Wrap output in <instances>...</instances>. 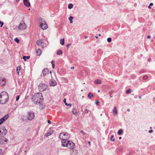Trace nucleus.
Here are the masks:
<instances>
[{
	"instance_id": "30",
	"label": "nucleus",
	"mask_w": 155,
	"mask_h": 155,
	"mask_svg": "<svg viewBox=\"0 0 155 155\" xmlns=\"http://www.w3.org/2000/svg\"><path fill=\"white\" fill-rule=\"evenodd\" d=\"M73 18H74L73 17L71 16H70L68 18V19L70 20V22L71 23H72V22H73V21H72V20L73 19Z\"/></svg>"
},
{
	"instance_id": "61",
	"label": "nucleus",
	"mask_w": 155,
	"mask_h": 155,
	"mask_svg": "<svg viewBox=\"0 0 155 155\" xmlns=\"http://www.w3.org/2000/svg\"><path fill=\"white\" fill-rule=\"evenodd\" d=\"M98 92H100V90H98Z\"/></svg>"
},
{
	"instance_id": "38",
	"label": "nucleus",
	"mask_w": 155,
	"mask_h": 155,
	"mask_svg": "<svg viewBox=\"0 0 155 155\" xmlns=\"http://www.w3.org/2000/svg\"><path fill=\"white\" fill-rule=\"evenodd\" d=\"M148 79V76L147 75L144 76L143 77V79L144 80H147Z\"/></svg>"
},
{
	"instance_id": "31",
	"label": "nucleus",
	"mask_w": 155,
	"mask_h": 155,
	"mask_svg": "<svg viewBox=\"0 0 155 155\" xmlns=\"http://www.w3.org/2000/svg\"><path fill=\"white\" fill-rule=\"evenodd\" d=\"M73 7V5L72 4H69L68 5V8L69 9H71Z\"/></svg>"
},
{
	"instance_id": "2",
	"label": "nucleus",
	"mask_w": 155,
	"mask_h": 155,
	"mask_svg": "<svg viewBox=\"0 0 155 155\" xmlns=\"http://www.w3.org/2000/svg\"><path fill=\"white\" fill-rule=\"evenodd\" d=\"M8 95L6 92H2L0 94V103L1 104H5L8 101Z\"/></svg>"
},
{
	"instance_id": "26",
	"label": "nucleus",
	"mask_w": 155,
	"mask_h": 155,
	"mask_svg": "<svg viewBox=\"0 0 155 155\" xmlns=\"http://www.w3.org/2000/svg\"><path fill=\"white\" fill-rule=\"evenodd\" d=\"M123 132V130H122L120 129L118 130L117 132V134L118 135H120L122 134Z\"/></svg>"
},
{
	"instance_id": "45",
	"label": "nucleus",
	"mask_w": 155,
	"mask_h": 155,
	"mask_svg": "<svg viewBox=\"0 0 155 155\" xmlns=\"http://www.w3.org/2000/svg\"><path fill=\"white\" fill-rule=\"evenodd\" d=\"M0 24H1V27H2V26L4 23L0 21Z\"/></svg>"
},
{
	"instance_id": "9",
	"label": "nucleus",
	"mask_w": 155,
	"mask_h": 155,
	"mask_svg": "<svg viewBox=\"0 0 155 155\" xmlns=\"http://www.w3.org/2000/svg\"><path fill=\"white\" fill-rule=\"evenodd\" d=\"M35 117V114L33 113L28 112L27 118L29 120H31L34 119Z\"/></svg>"
},
{
	"instance_id": "22",
	"label": "nucleus",
	"mask_w": 155,
	"mask_h": 155,
	"mask_svg": "<svg viewBox=\"0 0 155 155\" xmlns=\"http://www.w3.org/2000/svg\"><path fill=\"white\" fill-rule=\"evenodd\" d=\"M94 83L96 84H101V81L100 79H97L95 81Z\"/></svg>"
},
{
	"instance_id": "53",
	"label": "nucleus",
	"mask_w": 155,
	"mask_h": 155,
	"mask_svg": "<svg viewBox=\"0 0 155 155\" xmlns=\"http://www.w3.org/2000/svg\"><path fill=\"white\" fill-rule=\"evenodd\" d=\"M88 144H89V145H91V142H90V141H89V142H88Z\"/></svg>"
},
{
	"instance_id": "27",
	"label": "nucleus",
	"mask_w": 155,
	"mask_h": 155,
	"mask_svg": "<svg viewBox=\"0 0 155 155\" xmlns=\"http://www.w3.org/2000/svg\"><path fill=\"white\" fill-rule=\"evenodd\" d=\"M72 153H74V154L76 155L78 153V151L76 149H73L72 150Z\"/></svg>"
},
{
	"instance_id": "43",
	"label": "nucleus",
	"mask_w": 155,
	"mask_h": 155,
	"mask_svg": "<svg viewBox=\"0 0 155 155\" xmlns=\"http://www.w3.org/2000/svg\"><path fill=\"white\" fill-rule=\"evenodd\" d=\"M80 132L81 133H82L84 135H85L86 134L82 130H81Z\"/></svg>"
},
{
	"instance_id": "54",
	"label": "nucleus",
	"mask_w": 155,
	"mask_h": 155,
	"mask_svg": "<svg viewBox=\"0 0 155 155\" xmlns=\"http://www.w3.org/2000/svg\"><path fill=\"white\" fill-rule=\"evenodd\" d=\"M20 0H16V2H18Z\"/></svg>"
},
{
	"instance_id": "6",
	"label": "nucleus",
	"mask_w": 155,
	"mask_h": 155,
	"mask_svg": "<svg viewBox=\"0 0 155 155\" xmlns=\"http://www.w3.org/2000/svg\"><path fill=\"white\" fill-rule=\"evenodd\" d=\"M42 22L40 23V26L43 30L46 29L48 27L47 24L44 20H41Z\"/></svg>"
},
{
	"instance_id": "46",
	"label": "nucleus",
	"mask_w": 155,
	"mask_h": 155,
	"mask_svg": "<svg viewBox=\"0 0 155 155\" xmlns=\"http://www.w3.org/2000/svg\"><path fill=\"white\" fill-rule=\"evenodd\" d=\"M95 104H96L97 105V104H99V101H96L95 102Z\"/></svg>"
},
{
	"instance_id": "14",
	"label": "nucleus",
	"mask_w": 155,
	"mask_h": 155,
	"mask_svg": "<svg viewBox=\"0 0 155 155\" xmlns=\"http://www.w3.org/2000/svg\"><path fill=\"white\" fill-rule=\"evenodd\" d=\"M48 70L47 68L44 69L42 71L43 75L45 76L47 75L48 73Z\"/></svg>"
},
{
	"instance_id": "47",
	"label": "nucleus",
	"mask_w": 155,
	"mask_h": 155,
	"mask_svg": "<svg viewBox=\"0 0 155 155\" xmlns=\"http://www.w3.org/2000/svg\"><path fill=\"white\" fill-rule=\"evenodd\" d=\"M3 153V150L2 149H0V154L2 153Z\"/></svg>"
},
{
	"instance_id": "18",
	"label": "nucleus",
	"mask_w": 155,
	"mask_h": 155,
	"mask_svg": "<svg viewBox=\"0 0 155 155\" xmlns=\"http://www.w3.org/2000/svg\"><path fill=\"white\" fill-rule=\"evenodd\" d=\"M113 113L114 115H115L117 114V112L116 107L115 106L113 110Z\"/></svg>"
},
{
	"instance_id": "60",
	"label": "nucleus",
	"mask_w": 155,
	"mask_h": 155,
	"mask_svg": "<svg viewBox=\"0 0 155 155\" xmlns=\"http://www.w3.org/2000/svg\"><path fill=\"white\" fill-rule=\"evenodd\" d=\"M99 36H101V35L100 34H99Z\"/></svg>"
},
{
	"instance_id": "29",
	"label": "nucleus",
	"mask_w": 155,
	"mask_h": 155,
	"mask_svg": "<svg viewBox=\"0 0 155 155\" xmlns=\"http://www.w3.org/2000/svg\"><path fill=\"white\" fill-rule=\"evenodd\" d=\"M30 56H23V58L24 59V61H26V59H28L29 58Z\"/></svg>"
},
{
	"instance_id": "5",
	"label": "nucleus",
	"mask_w": 155,
	"mask_h": 155,
	"mask_svg": "<svg viewBox=\"0 0 155 155\" xmlns=\"http://www.w3.org/2000/svg\"><path fill=\"white\" fill-rule=\"evenodd\" d=\"M26 27L27 26L25 24L24 21L23 20H22L21 21L20 24L18 26V28L21 30H23L26 29Z\"/></svg>"
},
{
	"instance_id": "19",
	"label": "nucleus",
	"mask_w": 155,
	"mask_h": 155,
	"mask_svg": "<svg viewBox=\"0 0 155 155\" xmlns=\"http://www.w3.org/2000/svg\"><path fill=\"white\" fill-rule=\"evenodd\" d=\"M36 55L37 56H40L41 53V49L40 48H38L36 50Z\"/></svg>"
},
{
	"instance_id": "13",
	"label": "nucleus",
	"mask_w": 155,
	"mask_h": 155,
	"mask_svg": "<svg viewBox=\"0 0 155 155\" xmlns=\"http://www.w3.org/2000/svg\"><path fill=\"white\" fill-rule=\"evenodd\" d=\"M6 82V80L5 79L1 77L0 78V84L2 86H4Z\"/></svg>"
},
{
	"instance_id": "55",
	"label": "nucleus",
	"mask_w": 155,
	"mask_h": 155,
	"mask_svg": "<svg viewBox=\"0 0 155 155\" xmlns=\"http://www.w3.org/2000/svg\"><path fill=\"white\" fill-rule=\"evenodd\" d=\"M113 97L112 95H110V98H111V97Z\"/></svg>"
},
{
	"instance_id": "3",
	"label": "nucleus",
	"mask_w": 155,
	"mask_h": 155,
	"mask_svg": "<svg viewBox=\"0 0 155 155\" xmlns=\"http://www.w3.org/2000/svg\"><path fill=\"white\" fill-rule=\"evenodd\" d=\"M59 136L61 140H68L70 138V135L67 133L63 132L61 133Z\"/></svg>"
},
{
	"instance_id": "58",
	"label": "nucleus",
	"mask_w": 155,
	"mask_h": 155,
	"mask_svg": "<svg viewBox=\"0 0 155 155\" xmlns=\"http://www.w3.org/2000/svg\"><path fill=\"white\" fill-rule=\"evenodd\" d=\"M127 110L128 111H129L130 110L129 109H128Z\"/></svg>"
},
{
	"instance_id": "50",
	"label": "nucleus",
	"mask_w": 155,
	"mask_h": 155,
	"mask_svg": "<svg viewBox=\"0 0 155 155\" xmlns=\"http://www.w3.org/2000/svg\"><path fill=\"white\" fill-rule=\"evenodd\" d=\"M150 35H148L147 36V38H149V39H150Z\"/></svg>"
},
{
	"instance_id": "42",
	"label": "nucleus",
	"mask_w": 155,
	"mask_h": 155,
	"mask_svg": "<svg viewBox=\"0 0 155 155\" xmlns=\"http://www.w3.org/2000/svg\"><path fill=\"white\" fill-rule=\"evenodd\" d=\"M71 45V44H68L67 45L66 47L67 49H68L70 45Z\"/></svg>"
},
{
	"instance_id": "35",
	"label": "nucleus",
	"mask_w": 155,
	"mask_h": 155,
	"mask_svg": "<svg viewBox=\"0 0 155 155\" xmlns=\"http://www.w3.org/2000/svg\"><path fill=\"white\" fill-rule=\"evenodd\" d=\"M114 136L113 135H112L110 137V140L111 141H114L115 140L114 138Z\"/></svg>"
},
{
	"instance_id": "4",
	"label": "nucleus",
	"mask_w": 155,
	"mask_h": 155,
	"mask_svg": "<svg viewBox=\"0 0 155 155\" xmlns=\"http://www.w3.org/2000/svg\"><path fill=\"white\" fill-rule=\"evenodd\" d=\"M47 87V86L44 84L41 83L38 85V89L41 92L45 91Z\"/></svg>"
},
{
	"instance_id": "40",
	"label": "nucleus",
	"mask_w": 155,
	"mask_h": 155,
	"mask_svg": "<svg viewBox=\"0 0 155 155\" xmlns=\"http://www.w3.org/2000/svg\"><path fill=\"white\" fill-rule=\"evenodd\" d=\"M107 41L109 43L111 41V38H108L107 39Z\"/></svg>"
},
{
	"instance_id": "64",
	"label": "nucleus",
	"mask_w": 155,
	"mask_h": 155,
	"mask_svg": "<svg viewBox=\"0 0 155 155\" xmlns=\"http://www.w3.org/2000/svg\"><path fill=\"white\" fill-rule=\"evenodd\" d=\"M139 97L140 98V97Z\"/></svg>"
},
{
	"instance_id": "17",
	"label": "nucleus",
	"mask_w": 155,
	"mask_h": 155,
	"mask_svg": "<svg viewBox=\"0 0 155 155\" xmlns=\"http://www.w3.org/2000/svg\"><path fill=\"white\" fill-rule=\"evenodd\" d=\"M50 85L51 86H54L56 85V83L54 80H51L49 83Z\"/></svg>"
},
{
	"instance_id": "33",
	"label": "nucleus",
	"mask_w": 155,
	"mask_h": 155,
	"mask_svg": "<svg viewBox=\"0 0 155 155\" xmlns=\"http://www.w3.org/2000/svg\"><path fill=\"white\" fill-rule=\"evenodd\" d=\"M63 101H64V103L66 105V106H68V105L71 106V104H67L66 103V99L64 98V99Z\"/></svg>"
},
{
	"instance_id": "1",
	"label": "nucleus",
	"mask_w": 155,
	"mask_h": 155,
	"mask_svg": "<svg viewBox=\"0 0 155 155\" xmlns=\"http://www.w3.org/2000/svg\"><path fill=\"white\" fill-rule=\"evenodd\" d=\"M43 99L42 94L40 93L35 94L32 97V101L35 104L40 103V101Z\"/></svg>"
},
{
	"instance_id": "41",
	"label": "nucleus",
	"mask_w": 155,
	"mask_h": 155,
	"mask_svg": "<svg viewBox=\"0 0 155 155\" xmlns=\"http://www.w3.org/2000/svg\"><path fill=\"white\" fill-rule=\"evenodd\" d=\"M20 96L19 95H18L16 97V101H18L19 98Z\"/></svg>"
},
{
	"instance_id": "56",
	"label": "nucleus",
	"mask_w": 155,
	"mask_h": 155,
	"mask_svg": "<svg viewBox=\"0 0 155 155\" xmlns=\"http://www.w3.org/2000/svg\"><path fill=\"white\" fill-rule=\"evenodd\" d=\"M122 138L121 137H120L119 138V139H121Z\"/></svg>"
},
{
	"instance_id": "36",
	"label": "nucleus",
	"mask_w": 155,
	"mask_h": 155,
	"mask_svg": "<svg viewBox=\"0 0 155 155\" xmlns=\"http://www.w3.org/2000/svg\"><path fill=\"white\" fill-rule=\"evenodd\" d=\"M14 41L17 43H18L19 42V39L17 38H16L15 39Z\"/></svg>"
},
{
	"instance_id": "37",
	"label": "nucleus",
	"mask_w": 155,
	"mask_h": 155,
	"mask_svg": "<svg viewBox=\"0 0 155 155\" xmlns=\"http://www.w3.org/2000/svg\"><path fill=\"white\" fill-rule=\"evenodd\" d=\"M131 90L130 89H129L127 90V91H126V93L127 94H130L131 93Z\"/></svg>"
},
{
	"instance_id": "10",
	"label": "nucleus",
	"mask_w": 155,
	"mask_h": 155,
	"mask_svg": "<svg viewBox=\"0 0 155 155\" xmlns=\"http://www.w3.org/2000/svg\"><path fill=\"white\" fill-rule=\"evenodd\" d=\"M9 117L8 114H6L5 116L0 119V125L1 124L7 120Z\"/></svg>"
},
{
	"instance_id": "16",
	"label": "nucleus",
	"mask_w": 155,
	"mask_h": 155,
	"mask_svg": "<svg viewBox=\"0 0 155 155\" xmlns=\"http://www.w3.org/2000/svg\"><path fill=\"white\" fill-rule=\"evenodd\" d=\"M23 3L27 7H29L30 6V4L28 0H23Z\"/></svg>"
},
{
	"instance_id": "62",
	"label": "nucleus",
	"mask_w": 155,
	"mask_h": 155,
	"mask_svg": "<svg viewBox=\"0 0 155 155\" xmlns=\"http://www.w3.org/2000/svg\"><path fill=\"white\" fill-rule=\"evenodd\" d=\"M152 127H150V129H152Z\"/></svg>"
},
{
	"instance_id": "48",
	"label": "nucleus",
	"mask_w": 155,
	"mask_h": 155,
	"mask_svg": "<svg viewBox=\"0 0 155 155\" xmlns=\"http://www.w3.org/2000/svg\"><path fill=\"white\" fill-rule=\"evenodd\" d=\"M48 122L49 124H51V121H50V120H48Z\"/></svg>"
},
{
	"instance_id": "57",
	"label": "nucleus",
	"mask_w": 155,
	"mask_h": 155,
	"mask_svg": "<svg viewBox=\"0 0 155 155\" xmlns=\"http://www.w3.org/2000/svg\"><path fill=\"white\" fill-rule=\"evenodd\" d=\"M148 8H151V7H150V5H149V6H148Z\"/></svg>"
},
{
	"instance_id": "12",
	"label": "nucleus",
	"mask_w": 155,
	"mask_h": 155,
	"mask_svg": "<svg viewBox=\"0 0 155 155\" xmlns=\"http://www.w3.org/2000/svg\"><path fill=\"white\" fill-rule=\"evenodd\" d=\"M37 45L42 48H44V43L43 41L41 40H39L37 41L36 42Z\"/></svg>"
},
{
	"instance_id": "39",
	"label": "nucleus",
	"mask_w": 155,
	"mask_h": 155,
	"mask_svg": "<svg viewBox=\"0 0 155 155\" xmlns=\"http://www.w3.org/2000/svg\"><path fill=\"white\" fill-rule=\"evenodd\" d=\"M72 112L74 115L76 114L77 113V112L75 109H73V110H72Z\"/></svg>"
},
{
	"instance_id": "8",
	"label": "nucleus",
	"mask_w": 155,
	"mask_h": 155,
	"mask_svg": "<svg viewBox=\"0 0 155 155\" xmlns=\"http://www.w3.org/2000/svg\"><path fill=\"white\" fill-rule=\"evenodd\" d=\"M7 131L5 127H2L0 128V135H5L7 133Z\"/></svg>"
},
{
	"instance_id": "15",
	"label": "nucleus",
	"mask_w": 155,
	"mask_h": 155,
	"mask_svg": "<svg viewBox=\"0 0 155 155\" xmlns=\"http://www.w3.org/2000/svg\"><path fill=\"white\" fill-rule=\"evenodd\" d=\"M68 140H63L61 141L62 146L67 147V144H68L67 143L68 142Z\"/></svg>"
},
{
	"instance_id": "32",
	"label": "nucleus",
	"mask_w": 155,
	"mask_h": 155,
	"mask_svg": "<svg viewBox=\"0 0 155 155\" xmlns=\"http://www.w3.org/2000/svg\"><path fill=\"white\" fill-rule=\"evenodd\" d=\"M93 94L91 93H89L87 95V97L90 99H91V97H93Z\"/></svg>"
},
{
	"instance_id": "21",
	"label": "nucleus",
	"mask_w": 155,
	"mask_h": 155,
	"mask_svg": "<svg viewBox=\"0 0 155 155\" xmlns=\"http://www.w3.org/2000/svg\"><path fill=\"white\" fill-rule=\"evenodd\" d=\"M53 133V130H49V132L46 134V136L47 137L51 135Z\"/></svg>"
},
{
	"instance_id": "28",
	"label": "nucleus",
	"mask_w": 155,
	"mask_h": 155,
	"mask_svg": "<svg viewBox=\"0 0 155 155\" xmlns=\"http://www.w3.org/2000/svg\"><path fill=\"white\" fill-rule=\"evenodd\" d=\"M60 44L62 45H64V38H63L62 39H61V40L60 41Z\"/></svg>"
},
{
	"instance_id": "59",
	"label": "nucleus",
	"mask_w": 155,
	"mask_h": 155,
	"mask_svg": "<svg viewBox=\"0 0 155 155\" xmlns=\"http://www.w3.org/2000/svg\"><path fill=\"white\" fill-rule=\"evenodd\" d=\"M95 37H96V38H98V37H97V36H95Z\"/></svg>"
},
{
	"instance_id": "23",
	"label": "nucleus",
	"mask_w": 155,
	"mask_h": 155,
	"mask_svg": "<svg viewBox=\"0 0 155 155\" xmlns=\"http://www.w3.org/2000/svg\"><path fill=\"white\" fill-rule=\"evenodd\" d=\"M21 68L20 66H18L16 69L18 75L19 74V71L20 70Z\"/></svg>"
},
{
	"instance_id": "63",
	"label": "nucleus",
	"mask_w": 155,
	"mask_h": 155,
	"mask_svg": "<svg viewBox=\"0 0 155 155\" xmlns=\"http://www.w3.org/2000/svg\"><path fill=\"white\" fill-rule=\"evenodd\" d=\"M87 38V36L85 37V38Z\"/></svg>"
},
{
	"instance_id": "11",
	"label": "nucleus",
	"mask_w": 155,
	"mask_h": 155,
	"mask_svg": "<svg viewBox=\"0 0 155 155\" xmlns=\"http://www.w3.org/2000/svg\"><path fill=\"white\" fill-rule=\"evenodd\" d=\"M8 141V139L5 138H2L0 137V143L1 144H5Z\"/></svg>"
},
{
	"instance_id": "34",
	"label": "nucleus",
	"mask_w": 155,
	"mask_h": 155,
	"mask_svg": "<svg viewBox=\"0 0 155 155\" xmlns=\"http://www.w3.org/2000/svg\"><path fill=\"white\" fill-rule=\"evenodd\" d=\"M51 64L52 65V67L53 68H55V62L54 61H51Z\"/></svg>"
},
{
	"instance_id": "49",
	"label": "nucleus",
	"mask_w": 155,
	"mask_h": 155,
	"mask_svg": "<svg viewBox=\"0 0 155 155\" xmlns=\"http://www.w3.org/2000/svg\"><path fill=\"white\" fill-rule=\"evenodd\" d=\"M153 132V130H150L149 131V133H151Z\"/></svg>"
},
{
	"instance_id": "7",
	"label": "nucleus",
	"mask_w": 155,
	"mask_h": 155,
	"mask_svg": "<svg viewBox=\"0 0 155 155\" xmlns=\"http://www.w3.org/2000/svg\"><path fill=\"white\" fill-rule=\"evenodd\" d=\"M67 147L70 149H73L74 147L75 144L72 141L69 140L68 142L67 143Z\"/></svg>"
},
{
	"instance_id": "20",
	"label": "nucleus",
	"mask_w": 155,
	"mask_h": 155,
	"mask_svg": "<svg viewBox=\"0 0 155 155\" xmlns=\"http://www.w3.org/2000/svg\"><path fill=\"white\" fill-rule=\"evenodd\" d=\"M39 104V108L41 109L45 108V106L44 104L41 102Z\"/></svg>"
},
{
	"instance_id": "44",
	"label": "nucleus",
	"mask_w": 155,
	"mask_h": 155,
	"mask_svg": "<svg viewBox=\"0 0 155 155\" xmlns=\"http://www.w3.org/2000/svg\"><path fill=\"white\" fill-rule=\"evenodd\" d=\"M113 91H110L109 92V93L110 95H111L113 93Z\"/></svg>"
},
{
	"instance_id": "25",
	"label": "nucleus",
	"mask_w": 155,
	"mask_h": 155,
	"mask_svg": "<svg viewBox=\"0 0 155 155\" xmlns=\"http://www.w3.org/2000/svg\"><path fill=\"white\" fill-rule=\"evenodd\" d=\"M62 53V51L61 50H58L57 52V54L58 55H60Z\"/></svg>"
},
{
	"instance_id": "24",
	"label": "nucleus",
	"mask_w": 155,
	"mask_h": 155,
	"mask_svg": "<svg viewBox=\"0 0 155 155\" xmlns=\"http://www.w3.org/2000/svg\"><path fill=\"white\" fill-rule=\"evenodd\" d=\"M89 106H90L89 105H88V106H86V108H85V109L84 110V112L86 114L88 113V110H87V108Z\"/></svg>"
},
{
	"instance_id": "51",
	"label": "nucleus",
	"mask_w": 155,
	"mask_h": 155,
	"mask_svg": "<svg viewBox=\"0 0 155 155\" xmlns=\"http://www.w3.org/2000/svg\"><path fill=\"white\" fill-rule=\"evenodd\" d=\"M153 5V4L152 3H151L150 4V6H152Z\"/></svg>"
},
{
	"instance_id": "52",
	"label": "nucleus",
	"mask_w": 155,
	"mask_h": 155,
	"mask_svg": "<svg viewBox=\"0 0 155 155\" xmlns=\"http://www.w3.org/2000/svg\"><path fill=\"white\" fill-rule=\"evenodd\" d=\"M71 68L72 69H74V67H71Z\"/></svg>"
}]
</instances>
